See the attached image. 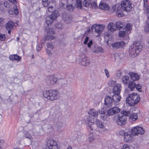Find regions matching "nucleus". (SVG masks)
I'll list each match as a JSON object with an SVG mask.
<instances>
[{
    "label": "nucleus",
    "instance_id": "f257e3e1",
    "mask_svg": "<svg viewBox=\"0 0 149 149\" xmlns=\"http://www.w3.org/2000/svg\"><path fill=\"white\" fill-rule=\"evenodd\" d=\"M59 15V14L57 11H55L53 12L52 15H49L46 18V24L48 26L46 27L45 31L47 33V35L45 38L44 42H42V45H44L45 43L47 41H51L54 40L55 38V37L54 35L55 34V32L53 29L50 28L49 25L52 23L53 21Z\"/></svg>",
    "mask_w": 149,
    "mask_h": 149
},
{
    "label": "nucleus",
    "instance_id": "f03ea898",
    "mask_svg": "<svg viewBox=\"0 0 149 149\" xmlns=\"http://www.w3.org/2000/svg\"><path fill=\"white\" fill-rule=\"evenodd\" d=\"M99 111H97L94 109H92L88 112V114L90 116L87 117L86 120V125L88 131L96 130V125L94 124V122L95 121V118L97 117L99 114Z\"/></svg>",
    "mask_w": 149,
    "mask_h": 149
},
{
    "label": "nucleus",
    "instance_id": "7ed1b4c3",
    "mask_svg": "<svg viewBox=\"0 0 149 149\" xmlns=\"http://www.w3.org/2000/svg\"><path fill=\"white\" fill-rule=\"evenodd\" d=\"M142 46L139 42H134L133 45L129 48V55L130 57L134 58L138 54L141 50Z\"/></svg>",
    "mask_w": 149,
    "mask_h": 149
},
{
    "label": "nucleus",
    "instance_id": "20e7f679",
    "mask_svg": "<svg viewBox=\"0 0 149 149\" xmlns=\"http://www.w3.org/2000/svg\"><path fill=\"white\" fill-rule=\"evenodd\" d=\"M43 95L45 97L51 101L59 99L61 96V94L56 90L45 91L43 92Z\"/></svg>",
    "mask_w": 149,
    "mask_h": 149
},
{
    "label": "nucleus",
    "instance_id": "39448f33",
    "mask_svg": "<svg viewBox=\"0 0 149 149\" xmlns=\"http://www.w3.org/2000/svg\"><path fill=\"white\" fill-rule=\"evenodd\" d=\"M140 97L138 95L133 93L129 95L126 98V101L130 106H134L139 102Z\"/></svg>",
    "mask_w": 149,
    "mask_h": 149
},
{
    "label": "nucleus",
    "instance_id": "423d86ee",
    "mask_svg": "<svg viewBox=\"0 0 149 149\" xmlns=\"http://www.w3.org/2000/svg\"><path fill=\"white\" fill-rule=\"evenodd\" d=\"M121 5L122 9L127 12L130 11L132 9V3L129 0H123L122 1Z\"/></svg>",
    "mask_w": 149,
    "mask_h": 149
},
{
    "label": "nucleus",
    "instance_id": "0eeeda50",
    "mask_svg": "<svg viewBox=\"0 0 149 149\" xmlns=\"http://www.w3.org/2000/svg\"><path fill=\"white\" fill-rule=\"evenodd\" d=\"M114 120L118 125H122L125 124L126 122L127 118L125 116L121 114L115 116Z\"/></svg>",
    "mask_w": 149,
    "mask_h": 149
},
{
    "label": "nucleus",
    "instance_id": "6e6552de",
    "mask_svg": "<svg viewBox=\"0 0 149 149\" xmlns=\"http://www.w3.org/2000/svg\"><path fill=\"white\" fill-rule=\"evenodd\" d=\"M145 132V130L142 127L138 126L133 127L131 131V133L134 135H142Z\"/></svg>",
    "mask_w": 149,
    "mask_h": 149
},
{
    "label": "nucleus",
    "instance_id": "1a4fd4ad",
    "mask_svg": "<svg viewBox=\"0 0 149 149\" xmlns=\"http://www.w3.org/2000/svg\"><path fill=\"white\" fill-rule=\"evenodd\" d=\"M112 9L115 12L119 17H120L124 15L122 13L121 4H116L112 7Z\"/></svg>",
    "mask_w": 149,
    "mask_h": 149
},
{
    "label": "nucleus",
    "instance_id": "9d476101",
    "mask_svg": "<svg viewBox=\"0 0 149 149\" xmlns=\"http://www.w3.org/2000/svg\"><path fill=\"white\" fill-rule=\"evenodd\" d=\"M80 63L84 66H88L90 63L89 58L85 54H82L79 57Z\"/></svg>",
    "mask_w": 149,
    "mask_h": 149
},
{
    "label": "nucleus",
    "instance_id": "9b49d317",
    "mask_svg": "<svg viewBox=\"0 0 149 149\" xmlns=\"http://www.w3.org/2000/svg\"><path fill=\"white\" fill-rule=\"evenodd\" d=\"M104 26L102 25H93L91 28V30L93 32H95L98 34V36H100V34L102 33L104 28Z\"/></svg>",
    "mask_w": 149,
    "mask_h": 149
},
{
    "label": "nucleus",
    "instance_id": "f8f14e48",
    "mask_svg": "<svg viewBox=\"0 0 149 149\" xmlns=\"http://www.w3.org/2000/svg\"><path fill=\"white\" fill-rule=\"evenodd\" d=\"M57 80V78L52 75L47 76L46 79V83L49 86H51L55 84Z\"/></svg>",
    "mask_w": 149,
    "mask_h": 149
},
{
    "label": "nucleus",
    "instance_id": "ddd939ff",
    "mask_svg": "<svg viewBox=\"0 0 149 149\" xmlns=\"http://www.w3.org/2000/svg\"><path fill=\"white\" fill-rule=\"evenodd\" d=\"M62 18L64 22L67 24H71L72 22V16L69 13H64L62 14Z\"/></svg>",
    "mask_w": 149,
    "mask_h": 149
},
{
    "label": "nucleus",
    "instance_id": "4468645a",
    "mask_svg": "<svg viewBox=\"0 0 149 149\" xmlns=\"http://www.w3.org/2000/svg\"><path fill=\"white\" fill-rule=\"evenodd\" d=\"M47 147L50 149H58L56 142L52 139L48 140Z\"/></svg>",
    "mask_w": 149,
    "mask_h": 149
},
{
    "label": "nucleus",
    "instance_id": "2eb2a0df",
    "mask_svg": "<svg viewBox=\"0 0 149 149\" xmlns=\"http://www.w3.org/2000/svg\"><path fill=\"white\" fill-rule=\"evenodd\" d=\"M113 100L112 97L109 96H106L104 98V107L106 108L110 107L112 104Z\"/></svg>",
    "mask_w": 149,
    "mask_h": 149
},
{
    "label": "nucleus",
    "instance_id": "dca6fc26",
    "mask_svg": "<svg viewBox=\"0 0 149 149\" xmlns=\"http://www.w3.org/2000/svg\"><path fill=\"white\" fill-rule=\"evenodd\" d=\"M120 111V109L116 107L110 109L107 111V114L109 116H113L115 114L118 113Z\"/></svg>",
    "mask_w": 149,
    "mask_h": 149
},
{
    "label": "nucleus",
    "instance_id": "f3484780",
    "mask_svg": "<svg viewBox=\"0 0 149 149\" xmlns=\"http://www.w3.org/2000/svg\"><path fill=\"white\" fill-rule=\"evenodd\" d=\"M133 135L131 133L129 132H125L124 134V140L126 142H131L133 141Z\"/></svg>",
    "mask_w": 149,
    "mask_h": 149
},
{
    "label": "nucleus",
    "instance_id": "a211bd4d",
    "mask_svg": "<svg viewBox=\"0 0 149 149\" xmlns=\"http://www.w3.org/2000/svg\"><path fill=\"white\" fill-rule=\"evenodd\" d=\"M106 111V109L103 108L101 109V110H99L98 112L99 114H100V118L102 120H106L107 118V116L105 114Z\"/></svg>",
    "mask_w": 149,
    "mask_h": 149
},
{
    "label": "nucleus",
    "instance_id": "6ab92c4d",
    "mask_svg": "<svg viewBox=\"0 0 149 149\" xmlns=\"http://www.w3.org/2000/svg\"><path fill=\"white\" fill-rule=\"evenodd\" d=\"M125 43L123 42H118L112 44V46L113 49H116L118 48L123 47L125 45Z\"/></svg>",
    "mask_w": 149,
    "mask_h": 149
},
{
    "label": "nucleus",
    "instance_id": "aec40b11",
    "mask_svg": "<svg viewBox=\"0 0 149 149\" xmlns=\"http://www.w3.org/2000/svg\"><path fill=\"white\" fill-rule=\"evenodd\" d=\"M54 123L56 125V128L58 130H61L63 126V123L58 120L57 118H56L55 120L54 121Z\"/></svg>",
    "mask_w": 149,
    "mask_h": 149
},
{
    "label": "nucleus",
    "instance_id": "412c9836",
    "mask_svg": "<svg viewBox=\"0 0 149 149\" xmlns=\"http://www.w3.org/2000/svg\"><path fill=\"white\" fill-rule=\"evenodd\" d=\"M121 86L120 84H118L114 86L113 90L112 92L113 94H120L121 91Z\"/></svg>",
    "mask_w": 149,
    "mask_h": 149
},
{
    "label": "nucleus",
    "instance_id": "4be33fe9",
    "mask_svg": "<svg viewBox=\"0 0 149 149\" xmlns=\"http://www.w3.org/2000/svg\"><path fill=\"white\" fill-rule=\"evenodd\" d=\"M129 74L133 81H137L139 79V75L136 73L130 72L129 73Z\"/></svg>",
    "mask_w": 149,
    "mask_h": 149
},
{
    "label": "nucleus",
    "instance_id": "5701e85b",
    "mask_svg": "<svg viewBox=\"0 0 149 149\" xmlns=\"http://www.w3.org/2000/svg\"><path fill=\"white\" fill-rule=\"evenodd\" d=\"M112 98L114 102L117 103L120 100L121 97L120 94H114L112 96Z\"/></svg>",
    "mask_w": 149,
    "mask_h": 149
},
{
    "label": "nucleus",
    "instance_id": "b1692460",
    "mask_svg": "<svg viewBox=\"0 0 149 149\" xmlns=\"http://www.w3.org/2000/svg\"><path fill=\"white\" fill-rule=\"evenodd\" d=\"M107 28L109 30L112 32L116 31L117 29V27L115 26L114 24L112 22H110L108 24Z\"/></svg>",
    "mask_w": 149,
    "mask_h": 149
},
{
    "label": "nucleus",
    "instance_id": "393cba45",
    "mask_svg": "<svg viewBox=\"0 0 149 149\" xmlns=\"http://www.w3.org/2000/svg\"><path fill=\"white\" fill-rule=\"evenodd\" d=\"M14 24L12 21H9L6 24V28L7 30H12Z\"/></svg>",
    "mask_w": 149,
    "mask_h": 149
},
{
    "label": "nucleus",
    "instance_id": "a878e982",
    "mask_svg": "<svg viewBox=\"0 0 149 149\" xmlns=\"http://www.w3.org/2000/svg\"><path fill=\"white\" fill-rule=\"evenodd\" d=\"M99 7L102 10H108L109 8L108 5L105 3L102 2L100 4Z\"/></svg>",
    "mask_w": 149,
    "mask_h": 149
},
{
    "label": "nucleus",
    "instance_id": "bb28decb",
    "mask_svg": "<svg viewBox=\"0 0 149 149\" xmlns=\"http://www.w3.org/2000/svg\"><path fill=\"white\" fill-rule=\"evenodd\" d=\"M115 26L117 27V29H118L120 31L122 30L125 28V26L120 21H118L116 23Z\"/></svg>",
    "mask_w": 149,
    "mask_h": 149
},
{
    "label": "nucleus",
    "instance_id": "cd10ccee",
    "mask_svg": "<svg viewBox=\"0 0 149 149\" xmlns=\"http://www.w3.org/2000/svg\"><path fill=\"white\" fill-rule=\"evenodd\" d=\"M89 38L88 37H86L84 42V43L85 45L87 44L88 47L90 48L93 44V42L92 40H89Z\"/></svg>",
    "mask_w": 149,
    "mask_h": 149
},
{
    "label": "nucleus",
    "instance_id": "c85d7f7f",
    "mask_svg": "<svg viewBox=\"0 0 149 149\" xmlns=\"http://www.w3.org/2000/svg\"><path fill=\"white\" fill-rule=\"evenodd\" d=\"M129 77L127 75L125 76L122 77V81L124 85H127L130 82Z\"/></svg>",
    "mask_w": 149,
    "mask_h": 149
},
{
    "label": "nucleus",
    "instance_id": "c756f323",
    "mask_svg": "<svg viewBox=\"0 0 149 149\" xmlns=\"http://www.w3.org/2000/svg\"><path fill=\"white\" fill-rule=\"evenodd\" d=\"M136 84L133 81L130 82L128 84V88L131 91H133L135 88Z\"/></svg>",
    "mask_w": 149,
    "mask_h": 149
},
{
    "label": "nucleus",
    "instance_id": "7c9ffc66",
    "mask_svg": "<svg viewBox=\"0 0 149 149\" xmlns=\"http://www.w3.org/2000/svg\"><path fill=\"white\" fill-rule=\"evenodd\" d=\"M24 136L26 138H28L31 141V139L32 138L31 134L29 133L28 131L24 130L23 131Z\"/></svg>",
    "mask_w": 149,
    "mask_h": 149
},
{
    "label": "nucleus",
    "instance_id": "2f4dec72",
    "mask_svg": "<svg viewBox=\"0 0 149 149\" xmlns=\"http://www.w3.org/2000/svg\"><path fill=\"white\" fill-rule=\"evenodd\" d=\"M148 0H144V4L143 6L144 10L147 13L149 12V6L148 5L147 2Z\"/></svg>",
    "mask_w": 149,
    "mask_h": 149
},
{
    "label": "nucleus",
    "instance_id": "473e14b6",
    "mask_svg": "<svg viewBox=\"0 0 149 149\" xmlns=\"http://www.w3.org/2000/svg\"><path fill=\"white\" fill-rule=\"evenodd\" d=\"M96 123L97 126L100 128H103L105 127L102 122L98 120H96Z\"/></svg>",
    "mask_w": 149,
    "mask_h": 149
},
{
    "label": "nucleus",
    "instance_id": "72a5a7b5",
    "mask_svg": "<svg viewBox=\"0 0 149 149\" xmlns=\"http://www.w3.org/2000/svg\"><path fill=\"white\" fill-rule=\"evenodd\" d=\"M47 48L50 50L53 49L54 47V46L52 42H47Z\"/></svg>",
    "mask_w": 149,
    "mask_h": 149
},
{
    "label": "nucleus",
    "instance_id": "f704fd0d",
    "mask_svg": "<svg viewBox=\"0 0 149 149\" xmlns=\"http://www.w3.org/2000/svg\"><path fill=\"white\" fill-rule=\"evenodd\" d=\"M83 6L86 7H88L91 3L90 0H84L83 2Z\"/></svg>",
    "mask_w": 149,
    "mask_h": 149
},
{
    "label": "nucleus",
    "instance_id": "c9c22d12",
    "mask_svg": "<svg viewBox=\"0 0 149 149\" xmlns=\"http://www.w3.org/2000/svg\"><path fill=\"white\" fill-rule=\"evenodd\" d=\"M137 114L135 113H132L130 115V118L133 120H135L137 119Z\"/></svg>",
    "mask_w": 149,
    "mask_h": 149
},
{
    "label": "nucleus",
    "instance_id": "e433bc0d",
    "mask_svg": "<svg viewBox=\"0 0 149 149\" xmlns=\"http://www.w3.org/2000/svg\"><path fill=\"white\" fill-rule=\"evenodd\" d=\"M132 25L130 24H127L126 25V26L125 29V30L127 32V34L130 33V29L132 28Z\"/></svg>",
    "mask_w": 149,
    "mask_h": 149
},
{
    "label": "nucleus",
    "instance_id": "4c0bfd02",
    "mask_svg": "<svg viewBox=\"0 0 149 149\" xmlns=\"http://www.w3.org/2000/svg\"><path fill=\"white\" fill-rule=\"evenodd\" d=\"M76 7L79 9H81L82 7V3L80 0H77Z\"/></svg>",
    "mask_w": 149,
    "mask_h": 149
},
{
    "label": "nucleus",
    "instance_id": "58836bf2",
    "mask_svg": "<svg viewBox=\"0 0 149 149\" xmlns=\"http://www.w3.org/2000/svg\"><path fill=\"white\" fill-rule=\"evenodd\" d=\"M121 114H120L121 115H123L126 117V116H129L130 113L129 111L124 110L122 111L121 112Z\"/></svg>",
    "mask_w": 149,
    "mask_h": 149
},
{
    "label": "nucleus",
    "instance_id": "ea45409f",
    "mask_svg": "<svg viewBox=\"0 0 149 149\" xmlns=\"http://www.w3.org/2000/svg\"><path fill=\"white\" fill-rule=\"evenodd\" d=\"M144 30L146 33L149 32V23L148 22H146V24L144 27Z\"/></svg>",
    "mask_w": 149,
    "mask_h": 149
},
{
    "label": "nucleus",
    "instance_id": "a19ab883",
    "mask_svg": "<svg viewBox=\"0 0 149 149\" xmlns=\"http://www.w3.org/2000/svg\"><path fill=\"white\" fill-rule=\"evenodd\" d=\"M74 8V7L72 5H67L66 8V10L70 12H72Z\"/></svg>",
    "mask_w": 149,
    "mask_h": 149
},
{
    "label": "nucleus",
    "instance_id": "79ce46f5",
    "mask_svg": "<svg viewBox=\"0 0 149 149\" xmlns=\"http://www.w3.org/2000/svg\"><path fill=\"white\" fill-rule=\"evenodd\" d=\"M95 130H92V131H94ZM91 131H92V130H91L90 131H89V132H90V135H89V141L90 142H93L94 141V138L93 137V135H92V134H91V133L93 134V132H91Z\"/></svg>",
    "mask_w": 149,
    "mask_h": 149
},
{
    "label": "nucleus",
    "instance_id": "37998d69",
    "mask_svg": "<svg viewBox=\"0 0 149 149\" xmlns=\"http://www.w3.org/2000/svg\"><path fill=\"white\" fill-rule=\"evenodd\" d=\"M126 33H127V32L125 31V30L123 31H120L119 32V36L120 37L122 38Z\"/></svg>",
    "mask_w": 149,
    "mask_h": 149
},
{
    "label": "nucleus",
    "instance_id": "c03bdc74",
    "mask_svg": "<svg viewBox=\"0 0 149 149\" xmlns=\"http://www.w3.org/2000/svg\"><path fill=\"white\" fill-rule=\"evenodd\" d=\"M136 89L138 90L139 92H141V86L140 84H138L137 85H136Z\"/></svg>",
    "mask_w": 149,
    "mask_h": 149
},
{
    "label": "nucleus",
    "instance_id": "a18cd8bd",
    "mask_svg": "<svg viewBox=\"0 0 149 149\" xmlns=\"http://www.w3.org/2000/svg\"><path fill=\"white\" fill-rule=\"evenodd\" d=\"M6 36L4 34H0V40L3 41L5 40Z\"/></svg>",
    "mask_w": 149,
    "mask_h": 149
},
{
    "label": "nucleus",
    "instance_id": "49530a36",
    "mask_svg": "<svg viewBox=\"0 0 149 149\" xmlns=\"http://www.w3.org/2000/svg\"><path fill=\"white\" fill-rule=\"evenodd\" d=\"M102 50V49L101 47H98L96 48L93 52L98 53L101 52Z\"/></svg>",
    "mask_w": 149,
    "mask_h": 149
},
{
    "label": "nucleus",
    "instance_id": "de8ad7c7",
    "mask_svg": "<svg viewBox=\"0 0 149 149\" xmlns=\"http://www.w3.org/2000/svg\"><path fill=\"white\" fill-rule=\"evenodd\" d=\"M104 73L107 78H109L110 76L109 72L107 69H105L104 70Z\"/></svg>",
    "mask_w": 149,
    "mask_h": 149
},
{
    "label": "nucleus",
    "instance_id": "09e8293b",
    "mask_svg": "<svg viewBox=\"0 0 149 149\" xmlns=\"http://www.w3.org/2000/svg\"><path fill=\"white\" fill-rule=\"evenodd\" d=\"M42 46V45L41 44H38L37 45L36 49L38 51H40L41 49Z\"/></svg>",
    "mask_w": 149,
    "mask_h": 149
},
{
    "label": "nucleus",
    "instance_id": "8fccbe9b",
    "mask_svg": "<svg viewBox=\"0 0 149 149\" xmlns=\"http://www.w3.org/2000/svg\"><path fill=\"white\" fill-rule=\"evenodd\" d=\"M92 0V1L93 2V3H91V5L93 7H94V8H95L97 6V5L96 3V0L93 1Z\"/></svg>",
    "mask_w": 149,
    "mask_h": 149
},
{
    "label": "nucleus",
    "instance_id": "3c124183",
    "mask_svg": "<svg viewBox=\"0 0 149 149\" xmlns=\"http://www.w3.org/2000/svg\"><path fill=\"white\" fill-rule=\"evenodd\" d=\"M51 50L48 49H46V52L48 55L51 56L52 54V53L51 51Z\"/></svg>",
    "mask_w": 149,
    "mask_h": 149
},
{
    "label": "nucleus",
    "instance_id": "603ef678",
    "mask_svg": "<svg viewBox=\"0 0 149 149\" xmlns=\"http://www.w3.org/2000/svg\"><path fill=\"white\" fill-rule=\"evenodd\" d=\"M116 75L118 78H120L121 76V74L120 71L118 70L117 71Z\"/></svg>",
    "mask_w": 149,
    "mask_h": 149
},
{
    "label": "nucleus",
    "instance_id": "864d4df0",
    "mask_svg": "<svg viewBox=\"0 0 149 149\" xmlns=\"http://www.w3.org/2000/svg\"><path fill=\"white\" fill-rule=\"evenodd\" d=\"M15 60L19 61L21 60V57L17 54H15Z\"/></svg>",
    "mask_w": 149,
    "mask_h": 149
},
{
    "label": "nucleus",
    "instance_id": "5fc2aeb1",
    "mask_svg": "<svg viewBox=\"0 0 149 149\" xmlns=\"http://www.w3.org/2000/svg\"><path fill=\"white\" fill-rule=\"evenodd\" d=\"M15 54L10 55L9 57V59L11 61L15 60Z\"/></svg>",
    "mask_w": 149,
    "mask_h": 149
},
{
    "label": "nucleus",
    "instance_id": "6e6d98bb",
    "mask_svg": "<svg viewBox=\"0 0 149 149\" xmlns=\"http://www.w3.org/2000/svg\"><path fill=\"white\" fill-rule=\"evenodd\" d=\"M42 4L43 6L45 7H47L49 5L48 1L42 2Z\"/></svg>",
    "mask_w": 149,
    "mask_h": 149
},
{
    "label": "nucleus",
    "instance_id": "4d7b16f0",
    "mask_svg": "<svg viewBox=\"0 0 149 149\" xmlns=\"http://www.w3.org/2000/svg\"><path fill=\"white\" fill-rule=\"evenodd\" d=\"M75 136L76 139H78L80 138L81 137V135H80V132H78L77 134H75Z\"/></svg>",
    "mask_w": 149,
    "mask_h": 149
},
{
    "label": "nucleus",
    "instance_id": "13d9d810",
    "mask_svg": "<svg viewBox=\"0 0 149 149\" xmlns=\"http://www.w3.org/2000/svg\"><path fill=\"white\" fill-rule=\"evenodd\" d=\"M56 26L57 28H58L59 30L61 29L62 28V26L60 24H58Z\"/></svg>",
    "mask_w": 149,
    "mask_h": 149
},
{
    "label": "nucleus",
    "instance_id": "bf43d9fd",
    "mask_svg": "<svg viewBox=\"0 0 149 149\" xmlns=\"http://www.w3.org/2000/svg\"><path fill=\"white\" fill-rule=\"evenodd\" d=\"M53 7L52 6H49L48 8V10L50 12H53Z\"/></svg>",
    "mask_w": 149,
    "mask_h": 149
},
{
    "label": "nucleus",
    "instance_id": "052dcab7",
    "mask_svg": "<svg viewBox=\"0 0 149 149\" xmlns=\"http://www.w3.org/2000/svg\"><path fill=\"white\" fill-rule=\"evenodd\" d=\"M9 2L13 3L15 4L16 3V0H8Z\"/></svg>",
    "mask_w": 149,
    "mask_h": 149
},
{
    "label": "nucleus",
    "instance_id": "680f3d73",
    "mask_svg": "<svg viewBox=\"0 0 149 149\" xmlns=\"http://www.w3.org/2000/svg\"><path fill=\"white\" fill-rule=\"evenodd\" d=\"M14 12L16 15H17L18 13L17 9H15L14 10Z\"/></svg>",
    "mask_w": 149,
    "mask_h": 149
},
{
    "label": "nucleus",
    "instance_id": "e2e57ef3",
    "mask_svg": "<svg viewBox=\"0 0 149 149\" xmlns=\"http://www.w3.org/2000/svg\"><path fill=\"white\" fill-rule=\"evenodd\" d=\"M3 5H4V6L5 7H6V8H7L8 7V6H9L8 5V4L7 3H6H6H5V2L4 3Z\"/></svg>",
    "mask_w": 149,
    "mask_h": 149
},
{
    "label": "nucleus",
    "instance_id": "0e129e2a",
    "mask_svg": "<svg viewBox=\"0 0 149 149\" xmlns=\"http://www.w3.org/2000/svg\"><path fill=\"white\" fill-rule=\"evenodd\" d=\"M109 35V34L108 33H106L104 35L105 37H108Z\"/></svg>",
    "mask_w": 149,
    "mask_h": 149
},
{
    "label": "nucleus",
    "instance_id": "69168bd1",
    "mask_svg": "<svg viewBox=\"0 0 149 149\" xmlns=\"http://www.w3.org/2000/svg\"><path fill=\"white\" fill-rule=\"evenodd\" d=\"M3 21V19L1 18H0V23L2 22Z\"/></svg>",
    "mask_w": 149,
    "mask_h": 149
},
{
    "label": "nucleus",
    "instance_id": "338daca9",
    "mask_svg": "<svg viewBox=\"0 0 149 149\" xmlns=\"http://www.w3.org/2000/svg\"><path fill=\"white\" fill-rule=\"evenodd\" d=\"M67 149H72V148L71 146H69L68 147Z\"/></svg>",
    "mask_w": 149,
    "mask_h": 149
},
{
    "label": "nucleus",
    "instance_id": "774afa93",
    "mask_svg": "<svg viewBox=\"0 0 149 149\" xmlns=\"http://www.w3.org/2000/svg\"><path fill=\"white\" fill-rule=\"evenodd\" d=\"M8 33H9V34H10V33H11V30H8Z\"/></svg>",
    "mask_w": 149,
    "mask_h": 149
}]
</instances>
